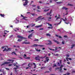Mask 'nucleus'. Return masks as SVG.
Segmentation results:
<instances>
[{"instance_id": "22", "label": "nucleus", "mask_w": 75, "mask_h": 75, "mask_svg": "<svg viewBox=\"0 0 75 75\" xmlns=\"http://www.w3.org/2000/svg\"><path fill=\"white\" fill-rule=\"evenodd\" d=\"M6 48H8V46H3L1 47V48H2V49H3V48H6Z\"/></svg>"}, {"instance_id": "29", "label": "nucleus", "mask_w": 75, "mask_h": 75, "mask_svg": "<svg viewBox=\"0 0 75 75\" xmlns=\"http://www.w3.org/2000/svg\"><path fill=\"white\" fill-rule=\"evenodd\" d=\"M25 18H22V20H25V21H27V20H28V19H27Z\"/></svg>"}, {"instance_id": "37", "label": "nucleus", "mask_w": 75, "mask_h": 75, "mask_svg": "<svg viewBox=\"0 0 75 75\" xmlns=\"http://www.w3.org/2000/svg\"><path fill=\"white\" fill-rule=\"evenodd\" d=\"M41 17H42V16H40L37 18V19H39V18H41Z\"/></svg>"}, {"instance_id": "43", "label": "nucleus", "mask_w": 75, "mask_h": 75, "mask_svg": "<svg viewBox=\"0 0 75 75\" xmlns=\"http://www.w3.org/2000/svg\"><path fill=\"white\" fill-rule=\"evenodd\" d=\"M23 33H28V32H26L24 30H23Z\"/></svg>"}, {"instance_id": "26", "label": "nucleus", "mask_w": 75, "mask_h": 75, "mask_svg": "<svg viewBox=\"0 0 75 75\" xmlns=\"http://www.w3.org/2000/svg\"><path fill=\"white\" fill-rule=\"evenodd\" d=\"M45 57V56L44 57H43L42 56L40 57V58H41L42 59H43V58H44Z\"/></svg>"}, {"instance_id": "11", "label": "nucleus", "mask_w": 75, "mask_h": 75, "mask_svg": "<svg viewBox=\"0 0 75 75\" xmlns=\"http://www.w3.org/2000/svg\"><path fill=\"white\" fill-rule=\"evenodd\" d=\"M61 23V21H60L59 23H56L54 24V25H59V24H60Z\"/></svg>"}, {"instance_id": "19", "label": "nucleus", "mask_w": 75, "mask_h": 75, "mask_svg": "<svg viewBox=\"0 0 75 75\" xmlns=\"http://www.w3.org/2000/svg\"><path fill=\"white\" fill-rule=\"evenodd\" d=\"M66 59L67 61H68V59H69V60H70L71 61L72 60V59H71V58H68V57L66 58Z\"/></svg>"}, {"instance_id": "34", "label": "nucleus", "mask_w": 75, "mask_h": 75, "mask_svg": "<svg viewBox=\"0 0 75 75\" xmlns=\"http://www.w3.org/2000/svg\"><path fill=\"white\" fill-rule=\"evenodd\" d=\"M59 18H60V17H58L56 19V20H58L59 19Z\"/></svg>"}, {"instance_id": "27", "label": "nucleus", "mask_w": 75, "mask_h": 75, "mask_svg": "<svg viewBox=\"0 0 75 75\" xmlns=\"http://www.w3.org/2000/svg\"><path fill=\"white\" fill-rule=\"evenodd\" d=\"M21 17H22L23 18H27V17H24L23 15H21Z\"/></svg>"}, {"instance_id": "12", "label": "nucleus", "mask_w": 75, "mask_h": 75, "mask_svg": "<svg viewBox=\"0 0 75 75\" xmlns=\"http://www.w3.org/2000/svg\"><path fill=\"white\" fill-rule=\"evenodd\" d=\"M48 42H49V43L47 44V45H51V44H52V42H51V41H48Z\"/></svg>"}, {"instance_id": "16", "label": "nucleus", "mask_w": 75, "mask_h": 75, "mask_svg": "<svg viewBox=\"0 0 75 75\" xmlns=\"http://www.w3.org/2000/svg\"><path fill=\"white\" fill-rule=\"evenodd\" d=\"M8 61H11V63H13V62H14V60H10V59H8Z\"/></svg>"}, {"instance_id": "8", "label": "nucleus", "mask_w": 75, "mask_h": 75, "mask_svg": "<svg viewBox=\"0 0 75 75\" xmlns=\"http://www.w3.org/2000/svg\"><path fill=\"white\" fill-rule=\"evenodd\" d=\"M65 18V19H64L63 18H61L60 21H61V22H62V20H63L64 21H67V18Z\"/></svg>"}, {"instance_id": "60", "label": "nucleus", "mask_w": 75, "mask_h": 75, "mask_svg": "<svg viewBox=\"0 0 75 75\" xmlns=\"http://www.w3.org/2000/svg\"><path fill=\"white\" fill-rule=\"evenodd\" d=\"M8 66H9V67H11V66H12V64H11L8 65Z\"/></svg>"}, {"instance_id": "51", "label": "nucleus", "mask_w": 75, "mask_h": 75, "mask_svg": "<svg viewBox=\"0 0 75 75\" xmlns=\"http://www.w3.org/2000/svg\"><path fill=\"white\" fill-rule=\"evenodd\" d=\"M31 14H32V16H34V15H35V14L34 13H31Z\"/></svg>"}, {"instance_id": "36", "label": "nucleus", "mask_w": 75, "mask_h": 75, "mask_svg": "<svg viewBox=\"0 0 75 75\" xmlns=\"http://www.w3.org/2000/svg\"><path fill=\"white\" fill-rule=\"evenodd\" d=\"M4 71V70L1 69H0V72H3Z\"/></svg>"}, {"instance_id": "44", "label": "nucleus", "mask_w": 75, "mask_h": 75, "mask_svg": "<svg viewBox=\"0 0 75 75\" xmlns=\"http://www.w3.org/2000/svg\"><path fill=\"white\" fill-rule=\"evenodd\" d=\"M57 65L58 66H60V64H59V63L58 62H57Z\"/></svg>"}, {"instance_id": "1", "label": "nucleus", "mask_w": 75, "mask_h": 75, "mask_svg": "<svg viewBox=\"0 0 75 75\" xmlns=\"http://www.w3.org/2000/svg\"><path fill=\"white\" fill-rule=\"evenodd\" d=\"M17 37L19 38H21V39H18L17 41H19V42H21V41H22L23 39V40H26V39H27L26 38H24L19 35H18Z\"/></svg>"}, {"instance_id": "61", "label": "nucleus", "mask_w": 75, "mask_h": 75, "mask_svg": "<svg viewBox=\"0 0 75 75\" xmlns=\"http://www.w3.org/2000/svg\"><path fill=\"white\" fill-rule=\"evenodd\" d=\"M59 38H62V37L60 36H59Z\"/></svg>"}, {"instance_id": "48", "label": "nucleus", "mask_w": 75, "mask_h": 75, "mask_svg": "<svg viewBox=\"0 0 75 75\" xmlns=\"http://www.w3.org/2000/svg\"><path fill=\"white\" fill-rule=\"evenodd\" d=\"M34 41H39V40L38 39H35V40H34Z\"/></svg>"}, {"instance_id": "41", "label": "nucleus", "mask_w": 75, "mask_h": 75, "mask_svg": "<svg viewBox=\"0 0 75 75\" xmlns=\"http://www.w3.org/2000/svg\"><path fill=\"white\" fill-rule=\"evenodd\" d=\"M64 23L65 24H68L69 23V22L67 23V22H64Z\"/></svg>"}, {"instance_id": "2", "label": "nucleus", "mask_w": 75, "mask_h": 75, "mask_svg": "<svg viewBox=\"0 0 75 75\" xmlns=\"http://www.w3.org/2000/svg\"><path fill=\"white\" fill-rule=\"evenodd\" d=\"M39 58H40V56L37 55V57H35V59L36 60V61H40V59Z\"/></svg>"}, {"instance_id": "10", "label": "nucleus", "mask_w": 75, "mask_h": 75, "mask_svg": "<svg viewBox=\"0 0 75 75\" xmlns=\"http://www.w3.org/2000/svg\"><path fill=\"white\" fill-rule=\"evenodd\" d=\"M22 44H30V42H23Z\"/></svg>"}, {"instance_id": "9", "label": "nucleus", "mask_w": 75, "mask_h": 75, "mask_svg": "<svg viewBox=\"0 0 75 75\" xmlns=\"http://www.w3.org/2000/svg\"><path fill=\"white\" fill-rule=\"evenodd\" d=\"M35 46H39L40 47H44V45H38L37 44L33 45L32 47H35Z\"/></svg>"}, {"instance_id": "21", "label": "nucleus", "mask_w": 75, "mask_h": 75, "mask_svg": "<svg viewBox=\"0 0 75 75\" xmlns=\"http://www.w3.org/2000/svg\"><path fill=\"white\" fill-rule=\"evenodd\" d=\"M30 26H31L32 27H33V26H35V24H30Z\"/></svg>"}, {"instance_id": "18", "label": "nucleus", "mask_w": 75, "mask_h": 75, "mask_svg": "<svg viewBox=\"0 0 75 75\" xmlns=\"http://www.w3.org/2000/svg\"><path fill=\"white\" fill-rule=\"evenodd\" d=\"M54 41L55 42L57 43V44H59V42H58V41H57V40H54Z\"/></svg>"}, {"instance_id": "45", "label": "nucleus", "mask_w": 75, "mask_h": 75, "mask_svg": "<svg viewBox=\"0 0 75 75\" xmlns=\"http://www.w3.org/2000/svg\"><path fill=\"white\" fill-rule=\"evenodd\" d=\"M64 67V66L63 65H61V67H60L59 68H62V67Z\"/></svg>"}, {"instance_id": "13", "label": "nucleus", "mask_w": 75, "mask_h": 75, "mask_svg": "<svg viewBox=\"0 0 75 75\" xmlns=\"http://www.w3.org/2000/svg\"><path fill=\"white\" fill-rule=\"evenodd\" d=\"M52 11V10H50V11L49 13H47V15H50V16H51V15H50V14H51V13Z\"/></svg>"}, {"instance_id": "20", "label": "nucleus", "mask_w": 75, "mask_h": 75, "mask_svg": "<svg viewBox=\"0 0 75 75\" xmlns=\"http://www.w3.org/2000/svg\"><path fill=\"white\" fill-rule=\"evenodd\" d=\"M13 47H14L15 48H19L20 47V46H16V45H13Z\"/></svg>"}, {"instance_id": "62", "label": "nucleus", "mask_w": 75, "mask_h": 75, "mask_svg": "<svg viewBox=\"0 0 75 75\" xmlns=\"http://www.w3.org/2000/svg\"><path fill=\"white\" fill-rule=\"evenodd\" d=\"M36 6L35 5H32V7H35Z\"/></svg>"}, {"instance_id": "33", "label": "nucleus", "mask_w": 75, "mask_h": 75, "mask_svg": "<svg viewBox=\"0 0 75 75\" xmlns=\"http://www.w3.org/2000/svg\"><path fill=\"white\" fill-rule=\"evenodd\" d=\"M23 57L25 58H26V57H27V55L25 54H24L23 56Z\"/></svg>"}, {"instance_id": "49", "label": "nucleus", "mask_w": 75, "mask_h": 75, "mask_svg": "<svg viewBox=\"0 0 75 75\" xmlns=\"http://www.w3.org/2000/svg\"><path fill=\"white\" fill-rule=\"evenodd\" d=\"M60 69H59V71H60V72H62V71H61V70H62V68H59Z\"/></svg>"}, {"instance_id": "52", "label": "nucleus", "mask_w": 75, "mask_h": 75, "mask_svg": "<svg viewBox=\"0 0 75 75\" xmlns=\"http://www.w3.org/2000/svg\"><path fill=\"white\" fill-rule=\"evenodd\" d=\"M44 30V29L42 28L40 29V30Z\"/></svg>"}, {"instance_id": "31", "label": "nucleus", "mask_w": 75, "mask_h": 75, "mask_svg": "<svg viewBox=\"0 0 75 75\" xmlns=\"http://www.w3.org/2000/svg\"><path fill=\"white\" fill-rule=\"evenodd\" d=\"M8 48V51H11V48Z\"/></svg>"}, {"instance_id": "40", "label": "nucleus", "mask_w": 75, "mask_h": 75, "mask_svg": "<svg viewBox=\"0 0 75 75\" xmlns=\"http://www.w3.org/2000/svg\"><path fill=\"white\" fill-rule=\"evenodd\" d=\"M59 62H60V64H62V60H60L59 61Z\"/></svg>"}, {"instance_id": "7", "label": "nucleus", "mask_w": 75, "mask_h": 75, "mask_svg": "<svg viewBox=\"0 0 75 75\" xmlns=\"http://www.w3.org/2000/svg\"><path fill=\"white\" fill-rule=\"evenodd\" d=\"M25 4H23V6H26V5H27V4H28V0H25Z\"/></svg>"}, {"instance_id": "14", "label": "nucleus", "mask_w": 75, "mask_h": 75, "mask_svg": "<svg viewBox=\"0 0 75 75\" xmlns=\"http://www.w3.org/2000/svg\"><path fill=\"white\" fill-rule=\"evenodd\" d=\"M32 34H30L29 36H28V38L31 39V38H30V37H32Z\"/></svg>"}, {"instance_id": "55", "label": "nucleus", "mask_w": 75, "mask_h": 75, "mask_svg": "<svg viewBox=\"0 0 75 75\" xmlns=\"http://www.w3.org/2000/svg\"><path fill=\"white\" fill-rule=\"evenodd\" d=\"M65 9V7H63L62 8V9Z\"/></svg>"}, {"instance_id": "30", "label": "nucleus", "mask_w": 75, "mask_h": 75, "mask_svg": "<svg viewBox=\"0 0 75 75\" xmlns=\"http://www.w3.org/2000/svg\"><path fill=\"white\" fill-rule=\"evenodd\" d=\"M75 45H73L71 46V49H72L73 48V47H75Z\"/></svg>"}, {"instance_id": "6", "label": "nucleus", "mask_w": 75, "mask_h": 75, "mask_svg": "<svg viewBox=\"0 0 75 75\" xmlns=\"http://www.w3.org/2000/svg\"><path fill=\"white\" fill-rule=\"evenodd\" d=\"M10 63H11V62H5L3 64L1 65V66L2 67L3 65H5V64H10Z\"/></svg>"}, {"instance_id": "28", "label": "nucleus", "mask_w": 75, "mask_h": 75, "mask_svg": "<svg viewBox=\"0 0 75 75\" xmlns=\"http://www.w3.org/2000/svg\"><path fill=\"white\" fill-rule=\"evenodd\" d=\"M12 54L13 55V54H14L15 55H17V54H16V53L15 52H12Z\"/></svg>"}, {"instance_id": "32", "label": "nucleus", "mask_w": 75, "mask_h": 75, "mask_svg": "<svg viewBox=\"0 0 75 75\" xmlns=\"http://www.w3.org/2000/svg\"><path fill=\"white\" fill-rule=\"evenodd\" d=\"M0 16H1V17H4V15L3 14H0Z\"/></svg>"}, {"instance_id": "42", "label": "nucleus", "mask_w": 75, "mask_h": 75, "mask_svg": "<svg viewBox=\"0 0 75 75\" xmlns=\"http://www.w3.org/2000/svg\"><path fill=\"white\" fill-rule=\"evenodd\" d=\"M25 59H30V57H25Z\"/></svg>"}, {"instance_id": "35", "label": "nucleus", "mask_w": 75, "mask_h": 75, "mask_svg": "<svg viewBox=\"0 0 75 75\" xmlns=\"http://www.w3.org/2000/svg\"><path fill=\"white\" fill-rule=\"evenodd\" d=\"M42 25H38V28H39V27H42Z\"/></svg>"}, {"instance_id": "53", "label": "nucleus", "mask_w": 75, "mask_h": 75, "mask_svg": "<svg viewBox=\"0 0 75 75\" xmlns=\"http://www.w3.org/2000/svg\"><path fill=\"white\" fill-rule=\"evenodd\" d=\"M54 56H58V54H54Z\"/></svg>"}, {"instance_id": "25", "label": "nucleus", "mask_w": 75, "mask_h": 75, "mask_svg": "<svg viewBox=\"0 0 75 75\" xmlns=\"http://www.w3.org/2000/svg\"><path fill=\"white\" fill-rule=\"evenodd\" d=\"M46 35L47 36H49V37H51V35L50 34H47Z\"/></svg>"}, {"instance_id": "38", "label": "nucleus", "mask_w": 75, "mask_h": 75, "mask_svg": "<svg viewBox=\"0 0 75 75\" xmlns=\"http://www.w3.org/2000/svg\"><path fill=\"white\" fill-rule=\"evenodd\" d=\"M45 68V67H41V69H44V68Z\"/></svg>"}, {"instance_id": "15", "label": "nucleus", "mask_w": 75, "mask_h": 75, "mask_svg": "<svg viewBox=\"0 0 75 75\" xmlns=\"http://www.w3.org/2000/svg\"><path fill=\"white\" fill-rule=\"evenodd\" d=\"M5 51H8V49H7L6 47L4 49V50H3V51L4 52Z\"/></svg>"}, {"instance_id": "64", "label": "nucleus", "mask_w": 75, "mask_h": 75, "mask_svg": "<svg viewBox=\"0 0 75 75\" xmlns=\"http://www.w3.org/2000/svg\"><path fill=\"white\" fill-rule=\"evenodd\" d=\"M52 69H51V68H50L49 69V70L51 71Z\"/></svg>"}, {"instance_id": "58", "label": "nucleus", "mask_w": 75, "mask_h": 75, "mask_svg": "<svg viewBox=\"0 0 75 75\" xmlns=\"http://www.w3.org/2000/svg\"><path fill=\"white\" fill-rule=\"evenodd\" d=\"M49 72H50V71H46L44 73L45 74V73H49Z\"/></svg>"}, {"instance_id": "59", "label": "nucleus", "mask_w": 75, "mask_h": 75, "mask_svg": "<svg viewBox=\"0 0 75 75\" xmlns=\"http://www.w3.org/2000/svg\"><path fill=\"white\" fill-rule=\"evenodd\" d=\"M72 73H75V71H73L72 72Z\"/></svg>"}, {"instance_id": "23", "label": "nucleus", "mask_w": 75, "mask_h": 75, "mask_svg": "<svg viewBox=\"0 0 75 75\" xmlns=\"http://www.w3.org/2000/svg\"><path fill=\"white\" fill-rule=\"evenodd\" d=\"M68 6H73V5L72 4H68Z\"/></svg>"}, {"instance_id": "5", "label": "nucleus", "mask_w": 75, "mask_h": 75, "mask_svg": "<svg viewBox=\"0 0 75 75\" xmlns=\"http://www.w3.org/2000/svg\"><path fill=\"white\" fill-rule=\"evenodd\" d=\"M47 24H48V25L49 26H50V27H48V28H50V29H52V25L51 24H50L49 23H47Z\"/></svg>"}, {"instance_id": "24", "label": "nucleus", "mask_w": 75, "mask_h": 75, "mask_svg": "<svg viewBox=\"0 0 75 75\" xmlns=\"http://www.w3.org/2000/svg\"><path fill=\"white\" fill-rule=\"evenodd\" d=\"M16 20H17V22H16L15 23L16 24H17V23H19V21H18V20H17V18H16Z\"/></svg>"}, {"instance_id": "57", "label": "nucleus", "mask_w": 75, "mask_h": 75, "mask_svg": "<svg viewBox=\"0 0 75 75\" xmlns=\"http://www.w3.org/2000/svg\"><path fill=\"white\" fill-rule=\"evenodd\" d=\"M40 6H38V9H40Z\"/></svg>"}, {"instance_id": "56", "label": "nucleus", "mask_w": 75, "mask_h": 75, "mask_svg": "<svg viewBox=\"0 0 75 75\" xmlns=\"http://www.w3.org/2000/svg\"><path fill=\"white\" fill-rule=\"evenodd\" d=\"M13 35H12L9 37V38H11V37H13Z\"/></svg>"}, {"instance_id": "3", "label": "nucleus", "mask_w": 75, "mask_h": 75, "mask_svg": "<svg viewBox=\"0 0 75 75\" xmlns=\"http://www.w3.org/2000/svg\"><path fill=\"white\" fill-rule=\"evenodd\" d=\"M48 58H49L48 57H46V58L45 59L46 60L44 61V62L45 64H46L47 62H48V61L50 60V59Z\"/></svg>"}, {"instance_id": "39", "label": "nucleus", "mask_w": 75, "mask_h": 75, "mask_svg": "<svg viewBox=\"0 0 75 75\" xmlns=\"http://www.w3.org/2000/svg\"><path fill=\"white\" fill-rule=\"evenodd\" d=\"M57 67V65L54 64L53 67Z\"/></svg>"}, {"instance_id": "4", "label": "nucleus", "mask_w": 75, "mask_h": 75, "mask_svg": "<svg viewBox=\"0 0 75 75\" xmlns=\"http://www.w3.org/2000/svg\"><path fill=\"white\" fill-rule=\"evenodd\" d=\"M58 48H60V49H61V48L60 47H56L55 48V51H57V49H58ZM49 49L50 50H52V51H55V50L54 49H52L51 48H49Z\"/></svg>"}, {"instance_id": "54", "label": "nucleus", "mask_w": 75, "mask_h": 75, "mask_svg": "<svg viewBox=\"0 0 75 75\" xmlns=\"http://www.w3.org/2000/svg\"><path fill=\"white\" fill-rule=\"evenodd\" d=\"M62 44H65V42H64V41H62Z\"/></svg>"}, {"instance_id": "17", "label": "nucleus", "mask_w": 75, "mask_h": 75, "mask_svg": "<svg viewBox=\"0 0 75 75\" xmlns=\"http://www.w3.org/2000/svg\"><path fill=\"white\" fill-rule=\"evenodd\" d=\"M35 50L36 51H37L38 52H40L41 51V50H38V49H36V48H35Z\"/></svg>"}, {"instance_id": "63", "label": "nucleus", "mask_w": 75, "mask_h": 75, "mask_svg": "<svg viewBox=\"0 0 75 75\" xmlns=\"http://www.w3.org/2000/svg\"><path fill=\"white\" fill-rule=\"evenodd\" d=\"M64 37H65V38H67V35H65V36H64Z\"/></svg>"}, {"instance_id": "47", "label": "nucleus", "mask_w": 75, "mask_h": 75, "mask_svg": "<svg viewBox=\"0 0 75 75\" xmlns=\"http://www.w3.org/2000/svg\"><path fill=\"white\" fill-rule=\"evenodd\" d=\"M35 28H38V26L37 25L35 26Z\"/></svg>"}, {"instance_id": "50", "label": "nucleus", "mask_w": 75, "mask_h": 75, "mask_svg": "<svg viewBox=\"0 0 75 75\" xmlns=\"http://www.w3.org/2000/svg\"><path fill=\"white\" fill-rule=\"evenodd\" d=\"M33 65H35V67H36V65H35V64L34 63H33Z\"/></svg>"}, {"instance_id": "46", "label": "nucleus", "mask_w": 75, "mask_h": 75, "mask_svg": "<svg viewBox=\"0 0 75 75\" xmlns=\"http://www.w3.org/2000/svg\"><path fill=\"white\" fill-rule=\"evenodd\" d=\"M48 10H49V9H48L47 10H45L44 11H45V12H46V11H48Z\"/></svg>"}]
</instances>
